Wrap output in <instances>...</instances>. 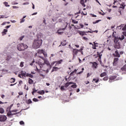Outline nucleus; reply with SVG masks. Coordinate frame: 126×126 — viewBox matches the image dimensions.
<instances>
[{
    "instance_id": "obj_10",
    "label": "nucleus",
    "mask_w": 126,
    "mask_h": 126,
    "mask_svg": "<svg viewBox=\"0 0 126 126\" xmlns=\"http://www.w3.org/2000/svg\"><path fill=\"white\" fill-rule=\"evenodd\" d=\"M118 63H119V58H114V61H113L114 66H116V65H117Z\"/></svg>"
},
{
    "instance_id": "obj_62",
    "label": "nucleus",
    "mask_w": 126,
    "mask_h": 126,
    "mask_svg": "<svg viewBox=\"0 0 126 126\" xmlns=\"http://www.w3.org/2000/svg\"><path fill=\"white\" fill-rule=\"evenodd\" d=\"M90 76V74L89 73H87V77H89Z\"/></svg>"
},
{
    "instance_id": "obj_17",
    "label": "nucleus",
    "mask_w": 126,
    "mask_h": 126,
    "mask_svg": "<svg viewBox=\"0 0 126 126\" xmlns=\"http://www.w3.org/2000/svg\"><path fill=\"white\" fill-rule=\"evenodd\" d=\"M117 78V76H112L110 77V80H115Z\"/></svg>"
},
{
    "instance_id": "obj_36",
    "label": "nucleus",
    "mask_w": 126,
    "mask_h": 126,
    "mask_svg": "<svg viewBox=\"0 0 126 126\" xmlns=\"http://www.w3.org/2000/svg\"><path fill=\"white\" fill-rule=\"evenodd\" d=\"M64 31V30H65V28H59L58 30V31Z\"/></svg>"
},
{
    "instance_id": "obj_57",
    "label": "nucleus",
    "mask_w": 126,
    "mask_h": 126,
    "mask_svg": "<svg viewBox=\"0 0 126 126\" xmlns=\"http://www.w3.org/2000/svg\"><path fill=\"white\" fill-rule=\"evenodd\" d=\"M23 38H24V36H21L19 39L20 41H22V40H23Z\"/></svg>"
},
{
    "instance_id": "obj_15",
    "label": "nucleus",
    "mask_w": 126,
    "mask_h": 126,
    "mask_svg": "<svg viewBox=\"0 0 126 126\" xmlns=\"http://www.w3.org/2000/svg\"><path fill=\"white\" fill-rule=\"evenodd\" d=\"M37 93L38 94H40V95H44V94H45V91L44 90L39 91L37 92Z\"/></svg>"
},
{
    "instance_id": "obj_26",
    "label": "nucleus",
    "mask_w": 126,
    "mask_h": 126,
    "mask_svg": "<svg viewBox=\"0 0 126 126\" xmlns=\"http://www.w3.org/2000/svg\"><path fill=\"white\" fill-rule=\"evenodd\" d=\"M106 74L107 73L104 72L100 74V77H104V76H106Z\"/></svg>"
},
{
    "instance_id": "obj_44",
    "label": "nucleus",
    "mask_w": 126,
    "mask_h": 126,
    "mask_svg": "<svg viewBox=\"0 0 126 126\" xmlns=\"http://www.w3.org/2000/svg\"><path fill=\"white\" fill-rule=\"evenodd\" d=\"M8 17H4V15H1L0 16V18H8Z\"/></svg>"
},
{
    "instance_id": "obj_20",
    "label": "nucleus",
    "mask_w": 126,
    "mask_h": 126,
    "mask_svg": "<svg viewBox=\"0 0 126 126\" xmlns=\"http://www.w3.org/2000/svg\"><path fill=\"white\" fill-rule=\"evenodd\" d=\"M125 7H126V5L125 4V3L123 2L122 4L120 5V8H122V9H125Z\"/></svg>"
},
{
    "instance_id": "obj_12",
    "label": "nucleus",
    "mask_w": 126,
    "mask_h": 126,
    "mask_svg": "<svg viewBox=\"0 0 126 126\" xmlns=\"http://www.w3.org/2000/svg\"><path fill=\"white\" fill-rule=\"evenodd\" d=\"M113 56L116 58H120V57H121V55L119 54V51L118 50H116L115 52V53L113 54Z\"/></svg>"
},
{
    "instance_id": "obj_52",
    "label": "nucleus",
    "mask_w": 126,
    "mask_h": 126,
    "mask_svg": "<svg viewBox=\"0 0 126 126\" xmlns=\"http://www.w3.org/2000/svg\"><path fill=\"white\" fill-rule=\"evenodd\" d=\"M20 125H24V122H23V121H20Z\"/></svg>"
},
{
    "instance_id": "obj_64",
    "label": "nucleus",
    "mask_w": 126,
    "mask_h": 126,
    "mask_svg": "<svg viewBox=\"0 0 126 126\" xmlns=\"http://www.w3.org/2000/svg\"><path fill=\"white\" fill-rule=\"evenodd\" d=\"M123 35L126 36V32H123Z\"/></svg>"
},
{
    "instance_id": "obj_4",
    "label": "nucleus",
    "mask_w": 126,
    "mask_h": 126,
    "mask_svg": "<svg viewBox=\"0 0 126 126\" xmlns=\"http://www.w3.org/2000/svg\"><path fill=\"white\" fill-rule=\"evenodd\" d=\"M103 50H102L101 51H98L97 52V55L96 57H95V58H98V62H100V63H101V58H102V53H103Z\"/></svg>"
},
{
    "instance_id": "obj_2",
    "label": "nucleus",
    "mask_w": 126,
    "mask_h": 126,
    "mask_svg": "<svg viewBox=\"0 0 126 126\" xmlns=\"http://www.w3.org/2000/svg\"><path fill=\"white\" fill-rule=\"evenodd\" d=\"M42 43L43 40L41 39H35L32 44V48L33 49H39L42 45Z\"/></svg>"
},
{
    "instance_id": "obj_25",
    "label": "nucleus",
    "mask_w": 126,
    "mask_h": 126,
    "mask_svg": "<svg viewBox=\"0 0 126 126\" xmlns=\"http://www.w3.org/2000/svg\"><path fill=\"white\" fill-rule=\"evenodd\" d=\"M122 71H126V64L121 68Z\"/></svg>"
},
{
    "instance_id": "obj_43",
    "label": "nucleus",
    "mask_w": 126,
    "mask_h": 126,
    "mask_svg": "<svg viewBox=\"0 0 126 126\" xmlns=\"http://www.w3.org/2000/svg\"><path fill=\"white\" fill-rule=\"evenodd\" d=\"M93 81H95V83H97V82H99V79H93Z\"/></svg>"
},
{
    "instance_id": "obj_49",
    "label": "nucleus",
    "mask_w": 126,
    "mask_h": 126,
    "mask_svg": "<svg viewBox=\"0 0 126 126\" xmlns=\"http://www.w3.org/2000/svg\"><path fill=\"white\" fill-rule=\"evenodd\" d=\"M103 80L106 81V80H108V77H105L103 78Z\"/></svg>"
},
{
    "instance_id": "obj_22",
    "label": "nucleus",
    "mask_w": 126,
    "mask_h": 126,
    "mask_svg": "<svg viewBox=\"0 0 126 126\" xmlns=\"http://www.w3.org/2000/svg\"><path fill=\"white\" fill-rule=\"evenodd\" d=\"M10 83H14L15 82V78H11L10 80Z\"/></svg>"
},
{
    "instance_id": "obj_53",
    "label": "nucleus",
    "mask_w": 126,
    "mask_h": 126,
    "mask_svg": "<svg viewBox=\"0 0 126 126\" xmlns=\"http://www.w3.org/2000/svg\"><path fill=\"white\" fill-rule=\"evenodd\" d=\"M32 91L34 93H36V92L37 91V90H36V89L33 88L32 89Z\"/></svg>"
},
{
    "instance_id": "obj_38",
    "label": "nucleus",
    "mask_w": 126,
    "mask_h": 126,
    "mask_svg": "<svg viewBox=\"0 0 126 126\" xmlns=\"http://www.w3.org/2000/svg\"><path fill=\"white\" fill-rule=\"evenodd\" d=\"M83 70H84V68H82V71H81L80 72H78L77 73V74H81V73H83Z\"/></svg>"
},
{
    "instance_id": "obj_23",
    "label": "nucleus",
    "mask_w": 126,
    "mask_h": 126,
    "mask_svg": "<svg viewBox=\"0 0 126 126\" xmlns=\"http://www.w3.org/2000/svg\"><path fill=\"white\" fill-rule=\"evenodd\" d=\"M21 74L22 75V77H23V76H24L25 77H26V74H26V72H24L23 71H22L21 72Z\"/></svg>"
},
{
    "instance_id": "obj_24",
    "label": "nucleus",
    "mask_w": 126,
    "mask_h": 126,
    "mask_svg": "<svg viewBox=\"0 0 126 126\" xmlns=\"http://www.w3.org/2000/svg\"><path fill=\"white\" fill-rule=\"evenodd\" d=\"M26 18V16H24L23 18L21 20L20 23H23V22H25V19L24 18Z\"/></svg>"
},
{
    "instance_id": "obj_19",
    "label": "nucleus",
    "mask_w": 126,
    "mask_h": 126,
    "mask_svg": "<svg viewBox=\"0 0 126 126\" xmlns=\"http://www.w3.org/2000/svg\"><path fill=\"white\" fill-rule=\"evenodd\" d=\"M38 54L41 55V54H43L44 53V50L43 49H39L37 51Z\"/></svg>"
},
{
    "instance_id": "obj_45",
    "label": "nucleus",
    "mask_w": 126,
    "mask_h": 126,
    "mask_svg": "<svg viewBox=\"0 0 126 126\" xmlns=\"http://www.w3.org/2000/svg\"><path fill=\"white\" fill-rule=\"evenodd\" d=\"M32 100L33 101V102H38V101H39V100H38V99L36 98H33Z\"/></svg>"
},
{
    "instance_id": "obj_32",
    "label": "nucleus",
    "mask_w": 126,
    "mask_h": 126,
    "mask_svg": "<svg viewBox=\"0 0 126 126\" xmlns=\"http://www.w3.org/2000/svg\"><path fill=\"white\" fill-rule=\"evenodd\" d=\"M124 39H125L124 35H122L121 37H119V40H120L121 41H122V40H124Z\"/></svg>"
},
{
    "instance_id": "obj_11",
    "label": "nucleus",
    "mask_w": 126,
    "mask_h": 126,
    "mask_svg": "<svg viewBox=\"0 0 126 126\" xmlns=\"http://www.w3.org/2000/svg\"><path fill=\"white\" fill-rule=\"evenodd\" d=\"M79 50L77 49H73L72 51V55L73 58L75 57V55H77L78 54Z\"/></svg>"
},
{
    "instance_id": "obj_31",
    "label": "nucleus",
    "mask_w": 126,
    "mask_h": 126,
    "mask_svg": "<svg viewBox=\"0 0 126 126\" xmlns=\"http://www.w3.org/2000/svg\"><path fill=\"white\" fill-rule=\"evenodd\" d=\"M71 87H72V88H76V87H77V85H76V83H74V85H72Z\"/></svg>"
},
{
    "instance_id": "obj_48",
    "label": "nucleus",
    "mask_w": 126,
    "mask_h": 126,
    "mask_svg": "<svg viewBox=\"0 0 126 126\" xmlns=\"http://www.w3.org/2000/svg\"><path fill=\"white\" fill-rule=\"evenodd\" d=\"M118 41H119V39L115 38L114 39V43H118Z\"/></svg>"
},
{
    "instance_id": "obj_29",
    "label": "nucleus",
    "mask_w": 126,
    "mask_h": 126,
    "mask_svg": "<svg viewBox=\"0 0 126 126\" xmlns=\"http://www.w3.org/2000/svg\"><path fill=\"white\" fill-rule=\"evenodd\" d=\"M26 103H27V104H32V100H31L30 99H29L28 100H27L26 101Z\"/></svg>"
},
{
    "instance_id": "obj_3",
    "label": "nucleus",
    "mask_w": 126,
    "mask_h": 126,
    "mask_svg": "<svg viewBox=\"0 0 126 126\" xmlns=\"http://www.w3.org/2000/svg\"><path fill=\"white\" fill-rule=\"evenodd\" d=\"M17 50L20 51H25L26 49H28V46L26 44H24L23 43H20L18 44L17 46Z\"/></svg>"
},
{
    "instance_id": "obj_33",
    "label": "nucleus",
    "mask_w": 126,
    "mask_h": 126,
    "mask_svg": "<svg viewBox=\"0 0 126 126\" xmlns=\"http://www.w3.org/2000/svg\"><path fill=\"white\" fill-rule=\"evenodd\" d=\"M72 22L74 24H77V23H78V21L75 20H72Z\"/></svg>"
},
{
    "instance_id": "obj_60",
    "label": "nucleus",
    "mask_w": 126,
    "mask_h": 126,
    "mask_svg": "<svg viewBox=\"0 0 126 126\" xmlns=\"http://www.w3.org/2000/svg\"><path fill=\"white\" fill-rule=\"evenodd\" d=\"M13 106V104H11L10 106V107L9 108V111H11L10 110V109H11V107Z\"/></svg>"
},
{
    "instance_id": "obj_50",
    "label": "nucleus",
    "mask_w": 126,
    "mask_h": 126,
    "mask_svg": "<svg viewBox=\"0 0 126 126\" xmlns=\"http://www.w3.org/2000/svg\"><path fill=\"white\" fill-rule=\"evenodd\" d=\"M99 13L101 14V15H105V14H106V13H102L101 12H99Z\"/></svg>"
},
{
    "instance_id": "obj_6",
    "label": "nucleus",
    "mask_w": 126,
    "mask_h": 126,
    "mask_svg": "<svg viewBox=\"0 0 126 126\" xmlns=\"http://www.w3.org/2000/svg\"><path fill=\"white\" fill-rule=\"evenodd\" d=\"M7 118L4 115H0V122H5Z\"/></svg>"
},
{
    "instance_id": "obj_14",
    "label": "nucleus",
    "mask_w": 126,
    "mask_h": 126,
    "mask_svg": "<svg viewBox=\"0 0 126 126\" xmlns=\"http://www.w3.org/2000/svg\"><path fill=\"white\" fill-rule=\"evenodd\" d=\"M74 84V83L72 82H67L65 84L64 87H65V88H67V87H68V86H69L70 84Z\"/></svg>"
},
{
    "instance_id": "obj_59",
    "label": "nucleus",
    "mask_w": 126,
    "mask_h": 126,
    "mask_svg": "<svg viewBox=\"0 0 126 126\" xmlns=\"http://www.w3.org/2000/svg\"><path fill=\"white\" fill-rule=\"evenodd\" d=\"M18 77H20V78H22V77H22V75L21 74H19Z\"/></svg>"
},
{
    "instance_id": "obj_30",
    "label": "nucleus",
    "mask_w": 126,
    "mask_h": 126,
    "mask_svg": "<svg viewBox=\"0 0 126 126\" xmlns=\"http://www.w3.org/2000/svg\"><path fill=\"white\" fill-rule=\"evenodd\" d=\"M76 71H77V69H75L70 73V75H74V73H76Z\"/></svg>"
},
{
    "instance_id": "obj_42",
    "label": "nucleus",
    "mask_w": 126,
    "mask_h": 126,
    "mask_svg": "<svg viewBox=\"0 0 126 126\" xmlns=\"http://www.w3.org/2000/svg\"><path fill=\"white\" fill-rule=\"evenodd\" d=\"M10 59H11V56H8L7 57V59H6V60L7 61H9L10 60Z\"/></svg>"
},
{
    "instance_id": "obj_9",
    "label": "nucleus",
    "mask_w": 126,
    "mask_h": 126,
    "mask_svg": "<svg viewBox=\"0 0 126 126\" xmlns=\"http://www.w3.org/2000/svg\"><path fill=\"white\" fill-rule=\"evenodd\" d=\"M91 63H92V67L93 68H97L98 67V63L96 62H91Z\"/></svg>"
},
{
    "instance_id": "obj_54",
    "label": "nucleus",
    "mask_w": 126,
    "mask_h": 126,
    "mask_svg": "<svg viewBox=\"0 0 126 126\" xmlns=\"http://www.w3.org/2000/svg\"><path fill=\"white\" fill-rule=\"evenodd\" d=\"M5 97V95H4V94L1 95V98H2V99H4Z\"/></svg>"
},
{
    "instance_id": "obj_35",
    "label": "nucleus",
    "mask_w": 126,
    "mask_h": 126,
    "mask_svg": "<svg viewBox=\"0 0 126 126\" xmlns=\"http://www.w3.org/2000/svg\"><path fill=\"white\" fill-rule=\"evenodd\" d=\"M20 66H21V67H23L24 66V62H21Z\"/></svg>"
},
{
    "instance_id": "obj_16",
    "label": "nucleus",
    "mask_w": 126,
    "mask_h": 126,
    "mask_svg": "<svg viewBox=\"0 0 126 126\" xmlns=\"http://www.w3.org/2000/svg\"><path fill=\"white\" fill-rule=\"evenodd\" d=\"M6 32H7V29H4L3 32H2V36H4V35H6Z\"/></svg>"
},
{
    "instance_id": "obj_58",
    "label": "nucleus",
    "mask_w": 126,
    "mask_h": 126,
    "mask_svg": "<svg viewBox=\"0 0 126 126\" xmlns=\"http://www.w3.org/2000/svg\"><path fill=\"white\" fill-rule=\"evenodd\" d=\"M80 26L81 27V28H83V27H84V26L82 24H80Z\"/></svg>"
},
{
    "instance_id": "obj_18",
    "label": "nucleus",
    "mask_w": 126,
    "mask_h": 126,
    "mask_svg": "<svg viewBox=\"0 0 126 126\" xmlns=\"http://www.w3.org/2000/svg\"><path fill=\"white\" fill-rule=\"evenodd\" d=\"M80 3L82 4V6L84 7H85L86 5L84 3V0H80Z\"/></svg>"
},
{
    "instance_id": "obj_5",
    "label": "nucleus",
    "mask_w": 126,
    "mask_h": 126,
    "mask_svg": "<svg viewBox=\"0 0 126 126\" xmlns=\"http://www.w3.org/2000/svg\"><path fill=\"white\" fill-rule=\"evenodd\" d=\"M12 113L11 111H9V112L7 113V116H8V117H10V118H11L12 116H14V115H17V114H19V112H17L15 113Z\"/></svg>"
},
{
    "instance_id": "obj_39",
    "label": "nucleus",
    "mask_w": 126,
    "mask_h": 126,
    "mask_svg": "<svg viewBox=\"0 0 126 126\" xmlns=\"http://www.w3.org/2000/svg\"><path fill=\"white\" fill-rule=\"evenodd\" d=\"M100 21H101V20H96L95 22H94L93 24H96V23H98Z\"/></svg>"
},
{
    "instance_id": "obj_21",
    "label": "nucleus",
    "mask_w": 126,
    "mask_h": 126,
    "mask_svg": "<svg viewBox=\"0 0 126 126\" xmlns=\"http://www.w3.org/2000/svg\"><path fill=\"white\" fill-rule=\"evenodd\" d=\"M29 84H33V83H34V81H33V80H32V79L29 78Z\"/></svg>"
},
{
    "instance_id": "obj_13",
    "label": "nucleus",
    "mask_w": 126,
    "mask_h": 126,
    "mask_svg": "<svg viewBox=\"0 0 126 126\" xmlns=\"http://www.w3.org/2000/svg\"><path fill=\"white\" fill-rule=\"evenodd\" d=\"M59 69H61V68H59L58 67H56V66H54L53 67V69L51 71V72H54V71H58V70H59Z\"/></svg>"
},
{
    "instance_id": "obj_40",
    "label": "nucleus",
    "mask_w": 126,
    "mask_h": 126,
    "mask_svg": "<svg viewBox=\"0 0 126 126\" xmlns=\"http://www.w3.org/2000/svg\"><path fill=\"white\" fill-rule=\"evenodd\" d=\"M64 86H62L61 87V90L62 91H64V90H65V89H64Z\"/></svg>"
},
{
    "instance_id": "obj_55",
    "label": "nucleus",
    "mask_w": 126,
    "mask_h": 126,
    "mask_svg": "<svg viewBox=\"0 0 126 126\" xmlns=\"http://www.w3.org/2000/svg\"><path fill=\"white\" fill-rule=\"evenodd\" d=\"M18 94L20 95H23V93L22 92H20L18 93Z\"/></svg>"
},
{
    "instance_id": "obj_63",
    "label": "nucleus",
    "mask_w": 126,
    "mask_h": 126,
    "mask_svg": "<svg viewBox=\"0 0 126 126\" xmlns=\"http://www.w3.org/2000/svg\"><path fill=\"white\" fill-rule=\"evenodd\" d=\"M11 26H6V27H5V28H7V29H8V28H9L10 27H11Z\"/></svg>"
},
{
    "instance_id": "obj_8",
    "label": "nucleus",
    "mask_w": 126,
    "mask_h": 126,
    "mask_svg": "<svg viewBox=\"0 0 126 126\" xmlns=\"http://www.w3.org/2000/svg\"><path fill=\"white\" fill-rule=\"evenodd\" d=\"M78 33L80 35V36H83L87 35V33L86 32L84 31H78Z\"/></svg>"
},
{
    "instance_id": "obj_41",
    "label": "nucleus",
    "mask_w": 126,
    "mask_h": 126,
    "mask_svg": "<svg viewBox=\"0 0 126 126\" xmlns=\"http://www.w3.org/2000/svg\"><path fill=\"white\" fill-rule=\"evenodd\" d=\"M56 33H58V34H59V35H62V34L63 33V32L57 31V32Z\"/></svg>"
},
{
    "instance_id": "obj_27",
    "label": "nucleus",
    "mask_w": 126,
    "mask_h": 126,
    "mask_svg": "<svg viewBox=\"0 0 126 126\" xmlns=\"http://www.w3.org/2000/svg\"><path fill=\"white\" fill-rule=\"evenodd\" d=\"M26 76H27V77L29 76V77H31V78H33V75H32V74L27 73Z\"/></svg>"
},
{
    "instance_id": "obj_46",
    "label": "nucleus",
    "mask_w": 126,
    "mask_h": 126,
    "mask_svg": "<svg viewBox=\"0 0 126 126\" xmlns=\"http://www.w3.org/2000/svg\"><path fill=\"white\" fill-rule=\"evenodd\" d=\"M18 109H15L11 111L12 113H15V112H18Z\"/></svg>"
},
{
    "instance_id": "obj_51",
    "label": "nucleus",
    "mask_w": 126,
    "mask_h": 126,
    "mask_svg": "<svg viewBox=\"0 0 126 126\" xmlns=\"http://www.w3.org/2000/svg\"><path fill=\"white\" fill-rule=\"evenodd\" d=\"M83 39H84V40H85L86 41H87V40H88V38L85 36L83 37Z\"/></svg>"
},
{
    "instance_id": "obj_61",
    "label": "nucleus",
    "mask_w": 126,
    "mask_h": 126,
    "mask_svg": "<svg viewBox=\"0 0 126 126\" xmlns=\"http://www.w3.org/2000/svg\"><path fill=\"white\" fill-rule=\"evenodd\" d=\"M6 103H7V102H2L1 101H0V104H6Z\"/></svg>"
},
{
    "instance_id": "obj_37",
    "label": "nucleus",
    "mask_w": 126,
    "mask_h": 126,
    "mask_svg": "<svg viewBox=\"0 0 126 126\" xmlns=\"http://www.w3.org/2000/svg\"><path fill=\"white\" fill-rule=\"evenodd\" d=\"M4 4H5V6H6V7H9V5H8V3L7 2H4Z\"/></svg>"
},
{
    "instance_id": "obj_34",
    "label": "nucleus",
    "mask_w": 126,
    "mask_h": 126,
    "mask_svg": "<svg viewBox=\"0 0 126 126\" xmlns=\"http://www.w3.org/2000/svg\"><path fill=\"white\" fill-rule=\"evenodd\" d=\"M96 43H94V45H93V49H94V50H96L97 48H96V47H97L96 45Z\"/></svg>"
},
{
    "instance_id": "obj_47",
    "label": "nucleus",
    "mask_w": 126,
    "mask_h": 126,
    "mask_svg": "<svg viewBox=\"0 0 126 126\" xmlns=\"http://www.w3.org/2000/svg\"><path fill=\"white\" fill-rule=\"evenodd\" d=\"M42 54H43V55H44L45 58H46V57H47V53H46L45 51H43V53Z\"/></svg>"
},
{
    "instance_id": "obj_56",
    "label": "nucleus",
    "mask_w": 126,
    "mask_h": 126,
    "mask_svg": "<svg viewBox=\"0 0 126 126\" xmlns=\"http://www.w3.org/2000/svg\"><path fill=\"white\" fill-rule=\"evenodd\" d=\"M23 82L22 81H20L19 82V84H20V85H21V84H23Z\"/></svg>"
},
{
    "instance_id": "obj_7",
    "label": "nucleus",
    "mask_w": 126,
    "mask_h": 126,
    "mask_svg": "<svg viewBox=\"0 0 126 126\" xmlns=\"http://www.w3.org/2000/svg\"><path fill=\"white\" fill-rule=\"evenodd\" d=\"M63 59L58 61H55L53 62V64H54V63H56L55 64V66H58V64H61V63H63Z\"/></svg>"
},
{
    "instance_id": "obj_1",
    "label": "nucleus",
    "mask_w": 126,
    "mask_h": 126,
    "mask_svg": "<svg viewBox=\"0 0 126 126\" xmlns=\"http://www.w3.org/2000/svg\"><path fill=\"white\" fill-rule=\"evenodd\" d=\"M39 58L44 61V63L41 62L40 60L38 62V63L39 64L41 68H43L44 70H48L49 69V67L51 68V64H50V62H49L48 60L45 59V58L42 56H39Z\"/></svg>"
},
{
    "instance_id": "obj_28",
    "label": "nucleus",
    "mask_w": 126,
    "mask_h": 126,
    "mask_svg": "<svg viewBox=\"0 0 126 126\" xmlns=\"http://www.w3.org/2000/svg\"><path fill=\"white\" fill-rule=\"evenodd\" d=\"M3 113H4V109L1 107H0V114H3Z\"/></svg>"
}]
</instances>
